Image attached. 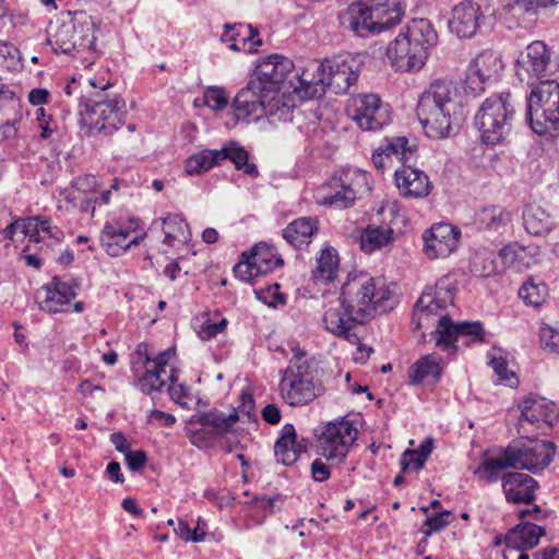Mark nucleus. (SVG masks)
Returning a JSON list of instances; mask_svg holds the SVG:
<instances>
[{
	"mask_svg": "<svg viewBox=\"0 0 559 559\" xmlns=\"http://www.w3.org/2000/svg\"><path fill=\"white\" fill-rule=\"evenodd\" d=\"M390 299L391 290L381 278L364 272L350 273L342 285L340 304L324 311L323 325L333 335L358 344L356 326L386 311Z\"/></svg>",
	"mask_w": 559,
	"mask_h": 559,
	"instance_id": "obj_1",
	"label": "nucleus"
},
{
	"mask_svg": "<svg viewBox=\"0 0 559 559\" xmlns=\"http://www.w3.org/2000/svg\"><path fill=\"white\" fill-rule=\"evenodd\" d=\"M417 117L431 139L455 133L465 119L464 97L452 81L436 80L420 95Z\"/></svg>",
	"mask_w": 559,
	"mask_h": 559,
	"instance_id": "obj_2",
	"label": "nucleus"
},
{
	"mask_svg": "<svg viewBox=\"0 0 559 559\" xmlns=\"http://www.w3.org/2000/svg\"><path fill=\"white\" fill-rule=\"evenodd\" d=\"M88 84L93 90L80 99L81 121L90 134L111 135L126 122V102L109 81L90 79Z\"/></svg>",
	"mask_w": 559,
	"mask_h": 559,
	"instance_id": "obj_3",
	"label": "nucleus"
},
{
	"mask_svg": "<svg viewBox=\"0 0 559 559\" xmlns=\"http://www.w3.org/2000/svg\"><path fill=\"white\" fill-rule=\"evenodd\" d=\"M359 75V64L350 57H336L323 62L308 61L300 75L296 79L306 86V95L313 96L330 87L336 94H344L356 84Z\"/></svg>",
	"mask_w": 559,
	"mask_h": 559,
	"instance_id": "obj_4",
	"label": "nucleus"
},
{
	"mask_svg": "<svg viewBox=\"0 0 559 559\" xmlns=\"http://www.w3.org/2000/svg\"><path fill=\"white\" fill-rule=\"evenodd\" d=\"M404 14L401 0H360L347 9L344 24L360 37L399 24Z\"/></svg>",
	"mask_w": 559,
	"mask_h": 559,
	"instance_id": "obj_5",
	"label": "nucleus"
},
{
	"mask_svg": "<svg viewBox=\"0 0 559 559\" xmlns=\"http://www.w3.org/2000/svg\"><path fill=\"white\" fill-rule=\"evenodd\" d=\"M284 94H274L261 82L251 79L234 99L237 119L253 115L255 118L267 116L278 121L292 120L295 106L285 98Z\"/></svg>",
	"mask_w": 559,
	"mask_h": 559,
	"instance_id": "obj_6",
	"label": "nucleus"
},
{
	"mask_svg": "<svg viewBox=\"0 0 559 559\" xmlns=\"http://www.w3.org/2000/svg\"><path fill=\"white\" fill-rule=\"evenodd\" d=\"M371 190L370 175L360 169H342L319 187L314 198L318 204L343 210L354 205L358 198Z\"/></svg>",
	"mask_w": 559,
	"mask_h": 559,
	"instance_id": "obj_7",
	"label": "nucleus"
},
{
	"mask_svg": "<svg viewBox=\"0 0 559 559\" xmlns=\"http://www.w3.org/2000/svg\"><path fill=\"white\" fill-rule=\"evenodd\" d=\"M527 120L538 135L559 134V83L555 80L539 81L532 86L527 97Z\"/></svg>",
	"mask_w": 559,
	"mask_h": 559,
	"instance_id": "obj_8",
	"label": "nucleus"
},
{
	"mask_svg": "<svg viewBox=\"0 0 559 559\" xmlns=\"http://www.w3.org/2000/svg\"><path fill=\"white\" fill-rule=\"evenodd\" d=\"M95 22L84 11L69 12L59 23L47 43L56 53L95 51Z\"/></svg>",
	"mask_w": 559,
	"mask_h": 559,
	"instance_id": "obj_9",
	"label": "nucleus"
},
{
	"mask_svg": "<svg viewBox=\"0 0 559 559\" xmlns=\"http://www.w3.org/2000/svg\"><path fill=\"white\" fill-rule=\"evenodd\" d=\"M513 115L510 93L487 98L475 116L481 141L492 146L502 143L511 133Z\"/></svg>",
	"mask_w": 559,
	"mask_h": 559,
	"instance_id": "obj_10",
	"label": "nucleus"
},
{
	"mask_svg": "<svg viewBox=\"0 0 559 559\" xmlns=\"http://www.w3.org/2000/svg\"><path fill=\"white\" fill-rule=\"evenodd\" d=\"M173 353L167 349L152 358L148 345L140 343L136 346L132 371L136 378V386L145 394L160 391L168 381H174V369L167 371Z\"/></svg>",
	"mask_w": 559,
	"mask_h": 559,
	"instance_id": "obj_11",
	"label": "nucleus"
},
{
	"mask_svg": "<svg viewBox=\"0 0 559 559\" xmlns=\"http://www.w3.org/2000/svg\"><path fill=\"white\" fill-rule=\"evenodd\" d=\"M283 400L290 406H302L311 403L320 393L313 382L310 364L302 357L295 356L283 371L280 382Z\"/></svg>",
	"mask_w": 559,
	"mask_h": 559,
	"instance_id": "obj_12",
	"label": "nucleus"
},
{
	"mask_svg": "<svg viewBox=\"0 0 559 559\" xmlns=\"http://www.w3.org/2000/svg\"><path fill=\"white\" fill-rule=\"evenodd\" d=\"M454 290L448 277L441 278L433 287H427L415 304L413 324L416 329L438 325V319L449 316L448 307L453 305Z\"/></svg>",
	"mask_w": 559,
	"mask_h": 559,
	"instance_id": "obj_13",
	"label": "nucleus"
},
{
	"mask_svg": "<svg viewBox=\"0 0 559 559\" xmlns=\"http://www.w3.org/2000/svg\"><path fill=\"white\" fill-rule=\"evenodd\" d=\"M346 111L362 131H378L391 122L390 105L373 93L352 96Z\"/></svg>",
	"mask_w": 559,
	"mask_h": 559,
	"instance_id": "obj_14",
	"label": "nucleus"
},
{
	"mask_svg": "<svg viewBox=\"0 0 559 559\" xmlns=\"http://www.w3.org/2000/svg\"><path fill=\"white\" fill-rule=\"evenodd\" d=\"M294 62L281 55H271L263 58L257 66L254 75L255 80L272 90L274 94H281V90L287 85V91L306 94V86L296 79L300 75L298 71L294 72Z\"/></svg>",
	"mask_w": 559,
	"mask_h": 559,
	"instance_id": "obj_15",
	"label": "nucleus"
},
{
	"mask_svg": "<svg viewBox=\"0 0 559 559\" xmlns=\"http://www.w3.org/2000/svg\"><path fill=\"white\" fill-rule=\"evenodd\" d=\"M357 435L358 430L349 420L329 423L318 440L320 456L332 465L343 463Z\"/></svg>",
	"mask_w": 559,
	"mask_h": 559,
	"instance_id": "obj_16",
	"label": "nucleus"
},
{
	"mask_svg": "<svg viewBox=\"0 0 559 559\" xmlns=\"http://www.w3.org/2000/svg\"><path fill=\"white\" fill-rule=\"evenodd\" d=\"M493 14L492 0H464L453 8L449 28L461 38H471L480 24Z\"/></svg>",
	"mask_w": 559,
	"mask_h": 559,
	"instance_id": "obj_17",
	"label": "nucleus"
},
{
	"mask_svg": "<svg viewBox=\"0 0 559 559\" xmlns=\"http://www.w3.org/2000/svg\"><path fill=\"white\" fill-rule=\"evenodd\" d=\"M508 453L515 463L514 468L536 473L550 464L555 455V445L546 440L526 439L509 444Z\"/></svg>",
	"mask_w": 559,
	"mask_h": 559,
	"instance_id": "obj_18",
	"label": "nucleus"
},
{
	"mask_svg": "<svg viewBox=\"0 0 559 559\" xmlns=\"http://www.w3.org/2000/svg\"><path fill=\"white\" fill-rule=\"evenodd\" d=\"M552 72L551 52L544 41L531 43L515 63V73L521 82L533 86L535 81L550 75Z\"/></svg>",
	"mask_w": 559,
	"mask_h": 559,
	"instance_id": "obj_19",
	"label": "nucleus"
},
{
	"mask_svg": "<svg viewBox=\"0 0 559 559\" xmlns=\"http://www.w3.org/2000/svg\"><path fill=\"white\" fill-rule=\"evenodd\" d=\"M283 264V259L276 255V250L273 246L260 242L249 252L241 254V260L234 266V273L240 281L251 282L253 278L266 274Z\"/></svg>",
	"mask_w": 559,
	"mask_h": 559,
	"instance_id": "obj_20",
	"label": "nucleus"
},
{
	"mask_svg": "<svg viewBox=\"0 0 559 559\" xmlns=\"http://www.w3.org/2000/svg\"><path fill=\"white\" fill-rule=\"evenodd\" d=\"M138 228L139 222L134 218L108 221L99 235L100 245L108 255L119 257L143 240V236L130 239L131 234Z\"/></svg>",
	"mask_w": 559,
	"mask_h": 559,
	"instance_id": "obj_21",
	"label": "nucleus"
},
{
	"mask_svg": "<svg viewBox=\"0 0 559 559\" xmlns=\"http://www.w3.org/2000/svg\"><path fill=\"white\" fill-rule=\"evenodd\" d=\"M460 236L457 227L449 223L436 224L423 235V252L431 260L447 258L457 248Z\"/></svg>",
	"mask_w": 559,
	"mask_h": 559,
	"instance_id": "obj_22",
	"label": "nucleus"
},
{
	"mask_svg": "<svg viewBox=\"0 0 559 559\" xmlns=\"http://www.w3.org/2000/svg\"><path fill=\"white\" fill-rule=\"evenodd\" d=\"M386 56L392 68L400 72L418 71L427 60V51L413 45L401 32L386 48Z\"/></svg>",
	"mask_w": 559,
	"mask_h": 559,
	"instance_id": "obj_23",
	"label": "nucleus"
},
{
	"mask_svg": "<svg viewBox=\"0 0 559 559\" xmlns=\"http://www.w3.org/2000/svg\"><path fill=\"white\" fill-rule=\"evenodd\" d=\"M433 334L436 335V345L443 348L454 346L459 336H469L472 342L485 341V330L479 321L454 322L449 316L438 319V326Z\"/></svg>",
	"mask_w": 559,
	"mask_h": 559,
	"instance_id": "obj_24",
	"label": "nucleus"
},
{
	"mask_svg": "<svg viewBox=\"0 0 559 559\" xmlns=\"http://www.w3.org/2000/svg\"><path fill=\"white\" fill-rule=\"evenodd\" d=\"M520 409L521 427L528 424L536 427L542 433H546L552 427L558 416L556 405L544 397L525 399L521 403Z\"/></svg>",
	"mask_w": 559,
	"mask_h": 559,
	"instance_id": "obj_25",
	"label": "nucleus"
},
{
	"mask_svg": "<svg viewBox=\"0 0 559 559\" xmlns=\"http://www.w3.org/2000/svg\"><path fill=\"white\" fill-rule=\"evenodd\" d=\"M395 186L399 193L408 199L426 198L431 189L432 183L428 175L411 165L403 164L401 168L394 173Z\"/></svg>",
	"mask_w": 559,
	"mask_h": 559,
	"instance_id": "obj_26",
	"label": "nucleus"
},
{
	"mask_svg": "<svg viewBox=\"0 0 559 559\" xmlns=\"http://www.w3.org/2000/svg\"><path fill=\"white\" fill-rule=\"evenodd\" d=\"M76 288L74 283L55 277L50 285L37 292V304L41 310L49 313L64 311V307L76 296Z\"/></svg>",
	"mask_w": 559,
	"mask_h": 559,
	"instance_id": "obj_27",
	"label": "nucleus"
},
{
	"mask_svg": "<svg viewBox=\"0 0 559 559\" xmlns=\"http://www.w3.org/2000/svg\"><path fill=\"white\" fill-rule=\"evenodd\" d=\"M502 490L509 503H531L535 499L538 483L530 475L509 472L502 475Z\"/></svg>",
	"mask_w": 559,
	"mask_h": 559,
	"instance_id": "obj_28",
	"label": "nucleus"
},
{
	"mask_svg": "<svg viewBox=\"0 0 559 559\" xmlns=\"http://www.w3.org/2000/svg\"><path fill=\"white\" fill-rule=\"evenodd\" d=\"M95 188L96 179L94 176L79 177L66 190V201L81 213H90L93 216L95 212L94 204L98 202Z\"/></svg>",
	"mask_w": 559,
	"mask_h": 559,
	"instance_id": "obj_29",
	"label": "nucleus"
},
{
	"mask_svg": "<svg viewBox=\"0 0 559 559\" xmlns=\"http://www.w3.org/2000/svg\"><path fill=\"white\" fill-rule=\"evenodd\" d=\"M221 40L228 44V48L234 51L253 52L255 47L262 45L259 31L243 23L225 24Z\"/></svg>",
	"mask_w": 559,
	"mask_h": 559,
	"instance_id": "obj_30",
	"label": "nucleus"
},
{
	"mask_svg": "<svg viewBox=\"0 0 559 559\" xmlns=\"http://www.w3.org/2000/svg\"><path fill=\"white\" fill-rule=\"evenodd\" d=\"M306 450V445L297 441V433L294 426L286 424L282 428L281 436L274 445L276 461L284 465H292Z\"/></svg>",
	"mask_w": 559,
	"mask_h": 559,
	"instance_id": "obj_31",
	"label": "nucleus"
},
{
	"mask_svg": "<svg viewBox=\"0 0 559 559\" xmlns=\"http://www.w3.org/2000/svg\"><path fill=\"white\" fill-rule=\"evenodd\" d=\"M318 231L316 217H299L290 222L283 230V238L293 247L308 246Z\"/></svg>",
	"mask_w": 559,
	"mask_h": 559,
	"instance_id": "obj_32",
	"label": "nucleus"
},
{
	"mask_svg": "<svg viewBox=\"0 0 559 559\" xmlns=\"http://www.w3.org/2000/svg\"><path fill=\"white\" fill-rule=\"evenodd\" d=\"M544 534L545 528L543 526L532 522H522L507 533L506 539L509 546L525 550L537 546Z\"/></svg>",
	"mask_w": 559,
	"mask_h": 559,
	"instance_id": "obj_33",
	"label": "nucleus"
},
{
	"mask_svg": "<svg viewBox=\"0 0 559 559\" xmlns=\"http://www.w3.org/2000/svg\"><path fill=\"white\" fill-rule=\"evenodd\" d=\"M238 420L239 416L236 409L228 415L218 411H210L193 415L190 425L211 427L216 433L223 437L233 430L234 425Z\"/></svg>",
	"mask_w": 559,
	"mask_h": 559,
	"instance_id": "obj_34",
	"label": "nucleus"
},
{
	"mask_svg": "<svg viewBox=\"0 0 559 559\" xmlns=\"http://www.w3.org/2000/svg\"><path fill=\"white\" fill-rule=\"evenodd\" d=\"M413 45L420 46L425 51L435 46L438 41V35L430 21L426 19H415L401 31Z\"/></svg>",
	"mask_w": 559,
	"mask_h": 559,
	"instance_id": "obj_35",
	"label": "nucleus"
},
{
	"mask_svg": "<svg viewBox=\"0 0 559 559\" xmlns=\"http://www.w3.org/2000/svg\"><path fill=\"white\" fill-rule=\"evenodd\" d=\"M511 222V213L500 205L484 206L475 214V224L485 230L500 231Z\"/></svg>",
	"mask_w": 559,
	"mask_h": 559,
	"instance_id": "obj_36",
	"label": "nucleus"
},
{
	"mask_svg": "<svg viewBox=\"0 0 559 559\" xmlns=\"http://www.w3.org/2000/svg\"><path fill=\"white\" fill-rule=\"evenodd\" d=\"M504 11L507 20L523 28H532L538 13L531 0H506Z\"/></svg>",
	"mask_w": 559,
	"mask_h": 559,
	"instance_id": "obj_37",
	"label": "nucleus"
},
{
	"mask_svg": "<svg viewBox=\"0 0 559 559\" xmlns=\"http://www.w3.org/2000/svg\"><path fill=\"white\" fill-rule=\"evenodd\" d=\"M441 370L442 358L437 354H428L411 366L408 371L409 382L412 384H419L428 377L438 381L441 376Z\"/></svg>",
	"mask_w": 559,
	"mask_h": 559,
	"instance_id": "obj_38",
	"label": "nucleus"
},
{
	"mask_svg": "<svg viewBox=\"0 0 559 559\" xmlns=\"http://www.w3.org/2000/svg\"><path fill=\"white\" fill-rule=\"evenodd\" d=\"M514 462L510 459L508 447L504 449L502 455L498 457H485L480 465L474 471V474L486 483H495L498 479L502 480V473L507 468H514Z\"/></svg>",
	"mask_w": 559,
	"mask_h": 559,
	"instance_id": "obj_39",
	"label": "nucleus"
},
{
	"mask_svg": "<svg viewBox=\"0 0 559 559\" xmlns=\"http://www.w3.org/2000/svg\"><path fill=\"white\" fill-rule=\"evenodd\" d=\"M525 230L533 236H543L550 231L552 222L548 213L538 205H530L523 213Z\"/></svg>",
	"mask_w": 559,
	"mask_h": 559,
	"instance_id": "obj_40",
	"label": "nucleus"
},
{
	"mask_svg": "<svg viewBox=\"0 0 559 559\" xmlns=\"http://www.w3.org/2000/svg\"><path fill=\"white\" fill-rule=\"evenodd\" d=\"M218 155L219 162L229 159L233 162L237 169H242L245 174L251 177L258 176L257 165L248 162V152L242 146H239L236 142L231 141L224 145L221 150H218Z\"/></svg>",
	"mask_w": 559,
	"mask_h": 559,
	"instance_id": "obj_41",
	"label": "nucleus"
},
{
	"mask_svg": "<svg viewBox=\"0 0 559 559\" xmlns=\"http://www.w3.org/2000/svg\"><path fill=\"white\" fill-rule=\"evenodd\" d=\"M338 265L340 259L337 251L333 247H325L320 251L317 259V267L313 271V277L324 283L333 281L338 272Z\"/></svg>",
	"mask_w": 559,
	"mask_h": 559,
	"instance_id": "obj_42",
	"label": "nucleus"
},
{
	"mask_svg": "<svg viewBox=\"0 0 559 559\" xmlns=\"http://www.w3.org/2000/svg\"><path fill=\"white\" fill-rule=\"evenodd\" d=\"M164 230V243L174 246L175 241L187 242L190 240V229L188 223L179 215L170 214L160 218Z\"/></svg>",
	"mask_w": 559,
	"mask_h": 559,
	"instance_id": "obj_43",
	"label": "nucleus"
},
{
	"mask_svg": "<svg viewBox=\"0 0 559 559\" xmlns=\"http://www.w3.org/2000/svg\"><path fill=\"white\" fill-rule=\"evenodd\" d=\"M499 259L506 267L523 272L531 266L532 257L526 249L519 243H509L499 250Z\"/></svg>",
	"mask_w": 559,
	"mask_h": 559,
	"instance_id": "obj_44",
	"label": "nucleus"
},
{
	"mask_svg": "<svg viewBox=\"0 0 559 559\" xmlns=\"http://www.w3.org/2000/svg\"><path fill=\"white\" fill-rule=\"evenodd\" d=\"M393 239V230L389 226H369L360 237V248L366 253L389 245Z\"/></svg>",
	"mask_w": 559,
	"mask_h": 559,
	"instance_id": "obj_45",
	"label": "nucleus"
},
{
	"mask_svg": "<svg viewBox=\"0 0 559 559\" xmlns=\"http://www.w3.org/2000/svg\"><path fill=\"white\" fill-rule=\"evenodd\" d=\"M379 147L386 158L395 156L403 164H407L414 159L417 151V146L415 144H409L405 136L385 139Z\"/></svg>",
	"mask_w": 559,
	"mask_h": 559,
	"instance_id": "obj_46",
	"label": "nucleus"
},
{
	"mask_svg": "<svg viewBox=\"0 0 559 559\" xmlns=\"http://www.w3.org/2000/svg\"><path fill=\"white\" fill-rule=\"evenodd\" d=\"M219 163L218 150H202L188 157L185 163L187 175H200Z\"/></svg>",
	"mask_w": 559,
	"mask_h": 559,
	"instance_id": "obj_47",
	"label": "nucleus"
},
{
	"mask_svg": "<svg viewBox=\"0 0 559 559\" xmlns=\"http://www.w3.org/2000/svg\"><path fill=\"white\" fill-rule=\"evenodd\" d=\"M468 66L488 81L503 68L501 58L491 50L481 51Z\"/></svg>",
	"mask_w": 559,
	"mask_h": 559,
	"instance_id": "obj_48",
	"label": "nucleus"
},
{
	"mask_svg": "<svg viewBox=\"0 0 559 559\" xmlns=\"http://www.w3.org/2000/svg\"><path fill=\"white\" fill-rule=\"evenodd\" d=\"M471 267L472 272L480 277H488L498 272L495 252L489 249H481L475 252L471 261Z\"/></svg>",
	"mask_w": 559,
	"mask_h": 559,
	"instance_id": "obj_49",
	"label": "nucleus"
},
{
	"mask_svg": "<svg viewBox=\"0 0 559 559\" xmlns=\"http://www.w3.org/2000/svg\"><path fill=\"white\" fill-rule=\"evenodd\" d=\"M548 295L547 286L544 283H536L528 280L519 289V297L528 306L539 307Z\"/></svg>",
	"mask_w": 559,
	"mask_h": 559,
	"instance_id": "obj_50",
	"label": "nucleus"
},
{
	"mask_svg": "<svg viewBox=\"0 0 559 559\" xmlns=\"http://www.w3.org/2000/svg\"><path fill=\"white\" fill-rule=\"evenodd\" d=\"M189 428V440L190 442L198 447L199 449H209L212 448L217 440L222 437L216 433L211 427L200 426L199 428H194V425H190Z\"/></svg>",
	"mask_w": 559,
	"mask_h": 559,
	"instance_id": "obj_51",
	"label": "nucleus"
},
{
	"mask_svg": "<svg viewBox=\"0 0 559 559\" xmlns=\"http://www.w3.org/2000/svg\"><path fill=\"white\" fill-rule=\"evenodd\" d=\"M254 293L257 298L269 307L276 308L286 304V296L280 292V284L277 283L265 288L255 289Z\"/></svg>",
	"mask_w": 559,
	"mask_h": 559,
	"instance_id": "obj_52",
	"label": "nucleus"
},
{
	"mask_svg": "<svg viewBox=\"0 0 559 559\" xmlns=\"http://www.w3.org/2000/svg\"><path fill=\"white\" fill-rule=\"evenodd\" d=\"M487 81L488 80H486L484 76H480L478 72L468 66L464 75L465 92L475 97L485 91Z\"/></svg>",
	"mask_w": 559,
	"mask_h": 559,
	"instance_id": "obj_53",
	"label": "nucleus"
},
{
	"mask_svg": "<svg viewBox=\"0 0 559 559\" xmlns=\"http://www.w3.org/2000/svg\"><path fill=\"white\" fill-rule=\"evenodd\" d=\"M203 99L204 104L209 108L216 111L224 109L228 104V96L226 92L218 87L207 88L204 93Z\"/></svg>",
	"mask_w": 559,
	"mask_h": 559,
	"instance_id": "obj_54",
	"label": "nucleus"
},
{
	"mask_svg": "<svg viewBox=\"0 0 559 559\" xmlns=\"http://www.w3.org/2000/svg\"><path fill=\"white\" fill-rule=\"evenodd\" d=\"M0 110L12 111L19 116L22 112V105L13 91L0 83Z\"/></svg>",
	"mask_w": 559,
	"mask_h": 559,
	"instance_id": "obj_55",
	"label": "nucleus"
},
{
	"mask_svg": "<svg viewBox=\"0 0 559 559\" xmlns=\"http://www.w3.org/2000/svg\"><path fill=\"white\" fill-rule=\"evenodd\" d=\"M540 342L545 349L559 355V330L550 325L540 328Z\"/></svg>",
	"mask_w": 559,
	"mask_h": 559,
	"instance_id": "obj_56",
	"label": "nucleus"
},
{
	"mask_svg": "<svg viewBox=\"0 0 559 559\" xmlns=\"http://www.w3.org/2000/svg\"><path fill=\"white\" fill-rule=\"evenodd\" d=\"M171 384L168 388L169 395L171 400L181 406L182 408H190V402H192V396L183 384H176V377L174 376V381H170Z\"/></svg>",
	"mask_w": 559,
	"mask_h": 559,
	"instance_id": "obj_57",
	"label": "nucleus"
},
{
	"mask_svg": "<svg viewBox=\"0 0 559 559\" xmlns=\"http://www.w3.org/2000/svg\"><path fill=\"white\" fill-rule=\"evenodd\" d=\"M452 513L450 511H442L428 516L425 526L427 527L424 533L430 535L433 532H440L451 523Z\"/></svg>",
	"mask_w": 559,
	"mask_h": 559,
	"instance_id": "obj_58",
	"label": "nucleus"
},
{
	"mask_svg": "<svg viewBox=\"0 0 559 559\" xmlns=\"http://www.w3.org/2000/svg\"><path fill=\"white\" fill-rule=\"evenodd\" d=\"M0 59L5 68L15 69L20 64V51L12 44L0 41Z\"/></svg>",
	"mask_w": 559,
	"mask_h": 559,
	"instance_id": "obj_59",
	"label": "nucleus"
},
{
	"mask_svg": "<svg viewBox=\"0 0 559 559\" xmlns=\"http://www.w3.org/2000/svg\"><path fill=\"white\" fill-rule=\"evenodd\" d=\"M226 325V319H222L219 322L214 323L205 322L200 328L198 335L201 340L209 341L218 335L219 333H222L225 330Z\"/></svg>",
	"mask_w": 559,
	"mask_h": 559,
	"instance_id": "obj_60",
	"label": "nucleus"
},
{
	"mask_svg": "<svg viewBox=\"0 0 559 559\" xmlns=\"http://www.w3.org/2000/svg\"><path fill=\"white\" fill-rule=\"evenodd\" d=\"M322 459L323 457L316 459L311 463V468H310L312 479L314 481H319V483L325 481L330 478V476H331L330 468H331V466H333L331 462H330V464H326L325 462H323Z\"/></svg>",
	"mask_w": 559,
	"mask_h": 559,
	"instance_id": "obj_61",
	"label": "nucleus"
},
{
	"mask_svg": "<svg viewBox=\"0 0 559 559\" xmlns=\"http://www.w3.org/2000/svg\"><path fill=\"white\" fill-rule=\"evenodd\" d=\"M490 366L502 381H510L514 377V373L509 371L507 360L503 357H491Z\"/></svg>",
	"mask_w": 559,
	"mask_h": 559,
	"instance_id": "obj_62",
	"label": "nucleus"
},
{
	"mask_svg": "<svg viewBox=\"0 0 559 559\" xmlns=\"http://www.w3.org/2000/svg\"><path fill=\"white\" fill-rule=\"evenodd\" d=\"M126 464L132 472L140 471L146 463V454L144 451H130L124 455Z\"/></svg>",
	"mask_w": 559,
	"mask_h": 559,
	"instance_id": "obj_63",
	"label": "nucleus"
},
{
	"mask_svg": "<svg viewBox=\"0 0 559 559\" xmlns=\"http://www.w3.org/2000/svg\"><path fill=\"white\" fill-rule=\"evenodd\" d=\"M425 461L417 455L407 454V450L402 454L401 457V468L402 472L408 471H420L425 466Z\"/></svg>",
	"mask_w": 559,
	"mask_h": 559,
	"instance_id": "obj_64",
	"label": "nucleus"
}]
</instances>
